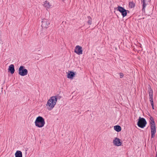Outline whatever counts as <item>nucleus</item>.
Returning <instances> with one entry per match:
<instances>
[{"label": "nucleus", "mask_w": 157, "mask_h": 157, "mask_svg": "<svg viewBox=\"0 0 157 157\" xmlns=\"http://www.w3.org/2000/svg\"><path fill=\"white\" fill-rule=\"evenodd\" d=\"M150 99V101L151 102V105H153L154 103H153V97H150L149 98Z\"/></svg>", "instance_id": "nucleus-19"}, {"label": "nucleus", "mask_w": 157, "mask_h": 157, "mask_svg": "<svg viewBox=\"0 0 157 157\" xmlns=\"http://www.w3.org/2000/svg\"><path fill=\"white\" fill-rule=\"evenodd\" d=\"M119 75L120 76V78H122L123 76H124V74L123 73H119Z\"/></svg>", "instance_id": "nucleus-20"}, {"label": "nucleus", "mask_w": 157, "mask_h": 157, "mask_svg": "<svg viewBox=\"0 0 157 157\" xmlns=\"http://www.w3.org/2000/svg\"><path fill=\"white\" fill-rule=\"evenodd\" d=\"M146 124L147 122L144 118L140 117H139L137 124L139 127L143 128L146 126Z\"/></svg>", "instance_id": "nucleus-4"}, {"label": "nucleus", "mask_w": 157, "mask_h": 157, "mask_svg": "<svg viewBox=\"0 0 157 157\" xmlns=\"http://www.w3.org/2000/svg\"><path fill=\"white\" fill-rule=\"evenodd\" d=\"M148 92L149 94V98L153 97V90H152L151 86L148 88Z\"/></svg>", "instance_id": "nucleus-15"}, {"label": "nucleus", "mask_w": 157, "mask_h": 157, "mask_svg": "<svg viewBox=\"0 0 157 157\" xmlns=\"http://www.w3.org/2000/svg\"><path fill=\"white\" fill-rule=\"evenodd\" d=\"M69 73L67 75V78H73L75 75V73L71 71H69Z\"/></svg>", "instance_id": "nucleus-13"}, {"label": "nucleus", "mask_w": 157, "mask_h": 157, "mask_svg": "<svg viewBox=\"0 0 157 157\" xmlns=\"http://www.w3.org/2000/svg\"><path fill=\"white\" fill-rule=\"evenodd\" d=\"M120 139L117 138H115L113 140L114 144L116 146H119L121 145L122 143L120 141Z\"/></svg>", "instance_id": "nucleus-9"}, {"label": "nucleus", "mask_w": 157, "mask_h": 157, "mask_svg": "<svg viewBox=\"0 0 157 157\" xmlns=\"http://www.w3.org/2000/svg\"><path fill=\"white\" fill-rule=\"evenodd\" d=\"M141 2L142 6V11L145 12V8L147 6V4L145 3V0H141Z\"/></svg>", "instance_id": "nucleus-11"}, {"label": "nucleus", "mask_w": 157, "mask_h": 157, "mask_svg": "<svg viewBox=\"0 0 157 157\" xmlns=\"http://www.w3.org/2000/svg\"><path fill=\"white\" fill-rule=\"evenodd\" d=\"M59 97V96H52L50 98L46 104V106L48 107L49 110H51L54 107L56 104L57 99Z\"/></svg>", "instance_id": "nucleus-1"}, {"label": "nucleus", "mask_w": 157, "mask_h": 157, "mask_svg": "<svg viewBox=\"0 0 157 157\" xmlns=\"http://www.w3.org/2000/svg\"><path fill=\"white\" fill-rule=\"evenodd\" d=\"M18 74L21 76H25L27 75L28 71L27 69H25L24 66H20L18 69Z\"/></svg>", "instance_id": "nucleus-5"}, {"label": "nucleus", "mask_w": 157, "mask_h": 157, "mask_svg": "<svg viewBox=\"0 0 157 157\" xmlns=\"http://www.w3.org/2000/svg\"><path fill=\"white\" fill-rule=\"evenodd\" d=\"M88 21L87 22V23L89 25H91L92 23V18L88 16Z\"/></svg>", "instance_id": "nucleus-18"}, {"label": "nucleus", "mask_w": 157, "mask_h": 157, "mask_svg": "<svg viewBox=\"0 0 157 157\" xmlns=\"http://www.w3.org/2000/svg\"><path fill=\"white\" fill-rule=\"evenodd\" d=\"M152 106V108L153 109H154V105H151Z\"/></svg>", "instance_id": "nucleus-21"}, {"label": "nucleus", "mask_w": 157, "mask_h": 157, "mask_svg": "<svg viewBox=\"0 0 157 157\" xmlns=\"http://www.w3.org/2000/svg\"><path fill=\"white\" fill-rule=\"evenodd\" d=\"M117 10L121 13L123 17H125L127 15V10L122 7L118 6Z\"/></svg>", "instance_id": "nucleus-6"}, {"label": "nucleus", "mask_w": 157, "mask_h": 157, "mask_svg": "<svg viewBox=\"0 0 157 157\" xmlns=\"http://www.w3.org/2000/svg\"><path fill=\"white\" fill-rule=\"evenodd\" d=\"M50 22L49 20L47 19H44L42 21L41 26L44 28H47L50 25Z\"/></svg>", "instance_id": "nucleus-7"}, {"label": "nucleus", "mask_w": 157, "mask_h": 157, "mask_svg": "<svg viewBox=\"0 0 157 157\" xmlns=\"http://www.w3.org/2000/svg\"><path fill=\"white\" fill-rule=\"evenodd\" d=\"M114 130L117 132L120 131L121 129V127L119 125H116L114 126Z\"/></svg>", "instance_id": "nucleus-16"}, {"label": "nucleus", "mask_w": 157, "mask_h": 157, "mask_svg": "<svg viewBox=\"0 0 157 157\" xmlns=\"http://www.w3.org/2000/svg\"><path fill=\"white\" fill-rule=\"evenodd\" d=\"M8 70L12 74L14 73L15 71L14 65L13 64L10 65L9 67Z\"/></svg>", "instance_id": "nucleus-12"}, {"label": "nucleus", "mask_w": 157, "mask_h": 157, "mask_svg": "<svg viewBox=\"0 0 157 157\" xmlns=\"http://www.w3.org/2000/svg\"><path fill=\"white\" fill-rule=\"evenodd\" d=\"M35 126L38 128H42L44 126L45 122L44 119L41 116L37 117L35 121Z\"/></svg>", "instance_id": "nucleus-2"}, {"label": "nucleus", "mask_w": 157, "mask_h": 157, "mask_svg": "<svg viewBox=\"0 0 157 157\" xmlns=\"http://www.w3.org/2000/svg\"><path fill=\"white\" fill-rule=\"evenodd\" d=\"M5 83V81H4V82H3V84Z\"/></svg>", "instance_id": "nucleus-23"}, {"label": "nucleus", "mask_w": 157, "mask_h": 157, "mask_svg": "<svg viewBox=\"0 0 157 157\" xmlns=\"http://www.w3.org/2000/svg\"><path fill=\"white\" fill-rule=\"evenodd\" d=\"M75 52L78 55L82 54V47L79 45H77L75 47Z\"/></svg>", "instance_id": "nucleus-8"}, {"label": "nucleus", "mask_w": 157, "mask_h": 157, "mask_svg": "<svg viewBox=\"0 0 157 157\" xmlns=\"http://www.w3.org/2000/svg\"><path fill=\"white\" fill-rule=\"evenodd\" d=\"M150 123L151 124V138H154L156 133V128L155 121L153 118L151 117L150 118Z\"/></svg>", "instance_id": "nucleus-3"}, {"label": "nucleus", "mask_w": 157, "mask_h": 157, "mask_svg": "<svg viewBox=\"0 0 157 157\" xmlns=\"http://www.w3.org/2000/svg\"><path fill=\"white\" fill-rule=\"evenodd\" d=\"M43 6L47 9H49L52 7V5L48 1L46 0L44 2Z\"/></svg>", "instance_id": "nucleus-10"}, {"label": "nucleus", "mask_w": 157, "mask_h": 157, "mask_svg": "<svg viewBox=\"0 0 157 157\" xmlns=\"http://www.w3.org/2000/svg\"><path fill=\"white\" fill-rule=\"evenodd\" d=\"M156 157H157V155L156 154Z\"/></svg>", "instance_id": "nucleus-22"}, {"label": "nucleus", "mask_w": 157, "mask_h": 157, "mask_svg": "<svg viewBox=\"0 0 157 157\" xmlns=\"http://www.w3.org/2000/svg\"><path fill=\"white\" fill-rule=\"evenodd\" d=\"M135 6V3L132 2H129V6L130 8H133Z\"/></svg>", "instance_id": "nucleus-17"}, {"label": "nucleus", "mask_w": 157, "mask_h": 157, "mask_svg": "<svg viewBox=\"0 0 157 157\" xmlns=\"http://www.w3.org/2000/svg\"><path fill=\"white\" fill-rule=\"evenodd\" d=\"M16 157H22V152L20 151H17L15 153Z\"/></svg>", "instance_id": "nucleus-14"}]
</instances>
